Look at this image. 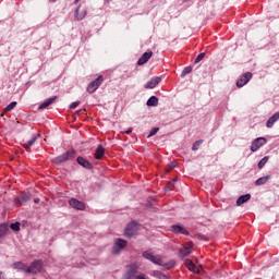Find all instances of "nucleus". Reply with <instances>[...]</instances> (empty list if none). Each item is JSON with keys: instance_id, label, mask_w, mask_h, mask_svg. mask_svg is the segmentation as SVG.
<instances>
[{"instance_id": "4c0bfd02", "label": "nucleus", "mask_w": 279, "mask_h": 279, "mask_svg": "<svg viewBox=\"0 0 279 279\" xmlns=\"http://www.w3.org/2000/svg\"><path fill=\"white\" fill-rule=\"evenodd\" d=\"M124 134H132V128H129L126 131H124Z\"/></svg>"}, {"instance_id": "a211bd4d", "label": "nucleus", "mask_w": 279, "mask_h": 279, "mask_svg": "<svg viewBox=\"0 0 279 279\" xmlns=\"http://www.w3.org/2000/svg\"><path fill=\"white\" fill-rule=\"evenodd\" d=\"M157 265H159V267H163L167 271H169V269H173V267H175V260L171 259L168 263H165L162 259H159V263Z\"/></svg>"}, {"instance_id": "c85d7f7f", "label": "nucleus", "mask_w": 279, "mask_h": 279, "mask_svg": "<svg viewBox=\"0 0 279 279\" xmlns=\"http://www.w3.org/2000/svg\"><path fill=\"white\" fill-rule=\"evenodd\" d=\"M153 276L158 279H168L167 275L162 274L160 270H154Z\"/></svg>"}, {"instance_id": "f03ea898", "label": "nucleus", "mask_w": 279, "mask_h": 279, "mask_svg": "<svg viewBox=\"0 0 279 279\" xmlns=\"http://www.w3.org/2000/svg\"><path fill=\"white\" fill-rule=\"evenodd\" d=\"M72 158H75V150L71 149L62 155L54 158L56 165H62V162H66L68 160H71Z\"/></svg>"}, {"instance_id": "0eeeda50", "label": "nucleus", "mask_w": 279, "mask_h": 279, "mask_svg": "<svg viewBox=\"0 0 279 279\" xmlns=\"http://www.w3.org/2000/svg\"><path fill=\"white\" fill-rule=\"evenodd\" d=\"M125 247H128V241L119 238L114 241L112 252L113 254H119V252H121V250H125Z\"/></svg>"}, {"instance_id": "58836bf2", "label": "nucleus", "mask_w": 279, "mask_h": 279, "mask_svg": "<svg viewBox=\"0 0 279 279\" xmlns=\"http://www.w3.org/2000/svg\"><path fill=\"white\" fill-rule=\"evenodd\" d=\"M174 167H175V162H171L170 163V169H174Z\"/></svg>"}, {"instance_id": "473e14b6", "label": "nucleus", "mask_w": 279, "mask_h": 279, "mask_svg": "<svg viewBox=\"0 0 279 279\" xmlns=\"http://www.w3.org/2000/svg\"><path fill=\"white\" fill-rule=\"evenodd\" d=\"M16 108V101H12L4 108V112H12V109Z\"/></svg>"}, {"instance_id": "37998d69", "label": "nucleus", "mask_w": 279, "mask_h": 279, "mask_svg": "<svg viewBox=\"0 0 279 279\" xmlns=\"http://www.w3.org/2000/svg\"><path fill=\"white\" fill-rule=\"evenodd\" d=\"M169 184H175V181H170Z\"/></svg>"}, {"instance_id": "49530a36", "label": "nucleus", "mask_w": 279, "mask_h": 279, "mask_svg": "<svg viewBox=\"0 0 279 279\" xmlns=\"http://www.w3.org/2000/svg\"><path fill=\"white\" fill-rule=\"evenodd\" d=\"M80 112H82V110H78V111H77V114H80Z\"/></svg>"}, {"instance_id": "39448f33", "label": "nucleus", "mask_w": 279, "mask_h": 279, "mask_svg": "<svg viewBox=\"0 0 279 279\" xmlns=\"http://www.w3.org/2000/svg\"><path fill=\"white\" fill-rule=\"evenodd\" d=\"M29 199V194L21 193L17 197L14 198V204L17 206V208H20L21 206H25Z\"/></svg>"}, {"instance_id": "1a4fd4ad", "label": "nucleus", "mask_w": 279, "mask_h": 279, "mask_svg": "<svg viewBox=\"0 0 279 279\" xmlns=\"http://www.w3.org/2000/svg\"><path fill=\"white\" fill-rule=\"evenodd\" d=\"M69 205L75 210H86V204H84V202L78 201L77 198H70Z\"/></svg>"}, {"instance_id": "ddd939ff", "label": "nucleus", "mask_w": 279, "mask_h": 279, "mask_svg": "<svg viewBox=\"0 0 279 279\" xmlns=\"http://www.w3.org/2000/svg\"><path fill=\"white\" fill-rule=\"evenodd\" d=\"M151 56H154L153 51L144 52L142 57L137 60V66H143V64H147L149 60L151 59Z\"/></svg>"}, {"instance_id": "4468645a", "label": "nucleus", "mask_w": 279, "mask_h": 279, "mask_svg": "<svg viewBox=\"0 0 279 279\" xmlns=\"http://www.w3.org/2000/svg\"><path fill=\"white\" fill-rule=\"evenodd\" d=\"M170 228L173 234H184V236H189V231L180 225H172Z\"/></svg>"}, {"instance_id": "bb28decb", "label": "nucleus", "mask_w": 279, "mask_h": 279, "mask_svg": "<svg viewBox=\"0 0 279 279\" xmlns=\"http://www.w3.org/2000/svg\"><path fill=\"white\" fill-rule=\"evenodd\" d=\"M146 106H148V107H156V106H158V97L151 96V97L147 100Z\"/></svg>"}, {"instance_id": "f3484780", "label": "nucleus", "mask_w": 279, "mask_h": 279, "mask_svg": "<svg viewBox=\"0 0 279 279\" xmlns=\"http://www.w3.org/2000/svg\"><path fill=\"white\" fill-rule=\"evenodd\" d=\"M95 159L96 160H101V158H104V156H106V148H104V145L99 144L96 148L95 151Z\"/></svg>"}, {"instance_id": "f257e3e1", "label": "nucleus", "mask_w": 279, "mask_h": 279, "mask_svg": "<svg viewBox=\"0 0 279 279\" xmlns=\"http://www.w3.org/2000/svg\"><path fill=\"white\" fill-rule=\"evenodd\" d=\"M136 232H138V222L133 220L126 225L124 236H126V239H132V236H135Z\"/></svg>"}, {"instance_id": "5701e85b", "label": "nucleus", "mask_w": 279, "mask_h": 279, "mask_svg": "<svg viewBox=\"0 0 279 279\" xmlns=\"http://www.w3.org/2000/svg\"><path fill=\"white\" fill-rule=\"evenodd\" d=\"M250 199H252V194H244V195H241V196L236 199V206H243V204H247V202H250Z\"/></svg>"}, {"instance_id": "cd10ccee", "label": "nucleus", "mask_w": 279, "mask_h": 279, "mask_svg": "<svg viewBox=\"0 0 279 279\" xmlns=\"http://www.w3.org/2000/svg\"><path fill=\"white\" fill-rule=\"evenodd\" d=\"M267 162H269V156H265L264 158H262L257 165L258 169H263V167H265L267 165Z\"/></svg>"}, {"instance_id": "72a5a7b5", "label": "nucleus", "mask_w": 279, "mask_h": 279, "mask_svg": "<svg viewBox=\"0 0 279 279\" xmlns=\"http://www.w3.org/2000/svg\"><path fill=\"white\" fill-rule=\"evenodd\" d=\"M202 143H204L203 140H198V141L194 142V144L192 146V150L197 151V149H199V146L202 145Z\"/></svg>"}, {"instance_id": "79ce46f5", "label": "nucleus", "mask_w": 279, "mask_h": 279, "mask_svg": "<svg viewBox=\"0 0 279 279\" xmlns=\"http://www.w3.org/2000/svg\"><path fill=\"white\" fill-rule=\"evenodd\" d=\"M80 3V0H74V5H77Z\"/></svg>"}, {"instance_id": "6ab92c4d", "label": "nucleus", "mask_w": 279, "mask_h": 279, "mask_svg": "<svg viewBox=\"0 0 279 279\" xmlns=\"http://www.w3.org/2000/svg\"><path fill=\"white\" fill-rule=\"evenodd\" d=\"M160 82H162V78L160 76H156V77H153L144 87L156 88Z\"/></svg>"}, {"instance_id": "6e6552de", "label": "nucleus", "mask_w": 279, "mask_h": 279, "mask_svg": "<svg viewBox=\"0 0 279 279\" xmlns=\"http://www.w3.org/2000/svg\"><path fill=\"white\" fill-rule=\"evenodd\" d=\"M250 80H252V73L251 72H246L244 73L242 76H240V78L236 81V87L238 88H243V86H245V84H247L250 82Z\"/></svg>"}, {"instance_id": "c9c22d12", "label": "nucleus", "mask_w": 279, "mask_h": 279, "mask_svg": "<svg viewBox=\"0 0 279 279\" xmlns=\"http://www.w3.org/2000/svg\"><path fill=\"white\" fill-rule=\"evenodd\" d=\"M158 130H160L159 128H153L148 134V138H151V136H156V134H158Z\"/></svg>"}, {"instance_id": "dca6fc26", "label": "nucleus", "mask_w": 279, "mask_h": 279, "mask_svg": "<svg viewBox=\"0 0 279 279\" xmlns=\"http://www.w3.org/2000/svg\"><path fill=\"white\" fill-rule=\"evenodd\" d=\"M185 267L192 271L193 274H199V268L193 263L191 259H185L184 260Z\"/></svg>"}, {"instance_id": "7c9ffc66", "label": "nucleus", "mask_w": 279, "mask_h": 279, "mask_svg": "<svg viewBox=\"0 0 279 279\" xmlns=\"http://www.w3.org/2000/svg\"><path fill=\"white\" fill-rule=\"evenodd\" d=\"M192 72H193V68L192 66H186V68L183 69V71L181 73V77H186V75H189Z\"/></svg>"}, {"instance_id": "423d86ee", "label": "nucleus", "mask_w": 279, "mask_h": 279, "mask_svg": "<svg viewBox=\"0 0 279 279\" xmlns=\"http://www.w3.org/2000/svg\"><path fill=\"white\" fill-rule=\"evenodd\" d=\"M267 144V138L265 137H257L253 141L251 145V151H258L263 145Z\"/></svg>"}, {"instance_id": "f8f14e48", "label": "nucleus", "mask_w": 279, "mask_h": 279, "mask_svg": "<svg viewBox=\"0 0 279 279\" xmlns=\"http://www.w3.org/2000/svg\"><path fill=\"white\" fill-rule=\"evenodd\" d=\"M81 8H82V4H78L74 11V19L76 21H84V19H86L87 11L86 9H82V11L80 12Z\"/></svg>"}, {"instance_id": "aec40b11", "label": "nucleus", "mask_w": 279, "mask_h": 279, "mask_svg": "<svg viewBox=\"0 0 279 279\" xmlns=\"http://www.w3.org/2000/svg\"><path fill=\"white\" fill-rule=\"evenodd\" d=\"M56 99H58V96L47 98L44 102H41L39 105L38 109L39 110H45V108H49V106H51V104H53L56 101Z\"/></svg>"}, {"instance_id": "4be33fe9", "label": "nucleus", "mask_w": 279, "mask_h": 279, "mask_svg": "<svg viewBox=\"0 0 279 279\" xmlns=\"http://www.w3.org/2000/svg\"><path fill=\"white\" fill-rule=\"evenodd\" d=\"M277 121H279V111L276 112L274 116H271L267 122H266V128L271 129L274 128V124L277 123Z\"/></svg>"}, {"instance_id": "f704fd0d", "label": "nucleus", "mask_w": 279, "mask_h": 279, "mask_svg": "<svg viewBox=\"0 0 279 279\" xmlns=\"http://www.w3.org/2000/svg\"><path fill=\"white\" fill-rule=\"evenodd\" d=\"M204 58H206V52L199 53V54L195 58V60H194L195 64H198V62H202V60H204Z\"/></svg>"}, {"instance_id": "ea45409f", "label": "nucleus", "mask_w": 279, "mask_h": 279, "mask_svg": "<svg viewBox=\"0 0 279 279\" xmlns=\"http://www.w3.org/2000/svg\"><path fill=\"white\" fill-rule=\"evenodd\" d=\"M0 279H5V276L3 275L2 271H0Z\"/></svg>"}, {"instance_id": "e433bc0d", "label": "nucleus", "mask_w": 279, "mask_h": 279, "mask_svg": "<svg viewBox=\"0 0 279 279\" xmlns=\"http://www.w3.org/2000/svg\"><path fill=\"white\" fill-rule=\"evenodd\" d=\"M77 106H80V101H74V102H72V104L69 106V108H70V110H75V108H77Z\"/></svg>"}, {"instance_id": "2f4dec72", "label": "nucleus", "mask_w": 279, "mask_h": 279, "mask_svg": "<svg viewBox=\"0 0 279 279\" xmlns=\"http://www.w3.org/2000/svg\"><path fill=\"white\" fill-rule=\"evenodd\" d=\"M10 228L13 230V232H19V230H21V222H12Z\"/></svg>"}, {"instance_id": "b1692460", "label": "nucleus", "mask_w": 279, "mask_h": 279, "mask_svg": "<svg viewBox=\"0 0 279 279\" xmlns=\"http://www.w3.org/2000/svg\"><path fill=\"white\" fill-rule=\"evenodd\" d=\"M39 134H34L29 141L23 144L24 149H29L38 141Z\"/></svg>"}, {"instance_id": "9b49d317", "label": "nucleus", "mask_w": 279, "mask_h": 279, "mask_svg": "<svg viewBox=\"0 0 279 279\" xmlns=\"http://www.w3.org/2000/svg\"><path fill=\"white\" fill-rule=\"evenodd\" d=\"M136 274H138V267H136V265H131L126 272L123 275V279H135Z\"/></svg>"}, {"instance_id": "9d476101", "label": "nucleus", "mask_w": 279, "mask_h": 279, "mask_svg": "<svg viewBox=\"0 0 279 279\" xmlns=\"http://www.w3.org/2000/svg\"><path fill=\"white\" fill-rule=\"evenodd\" d=\"M193 252V243H187L184 244L180 250H179V256L181 258H185V256H189Z\"/></svg>"}, {"instance_id": "412c9836", "label": "nucleus", "mask_w": 279, "mask_h": 279, "mask_svg": "<svg viewBox=\"0 0 279 279\" xmlns=\"http://www.w3.org/2000/svg\"><path fill=\"white\" fill-rule=\"evenodd\" d=\"M76 162L81 165V167H84V169H93V163H90V161L86 160L84 157H77Z\"/></svg>"}, {"instance_id": "393cba45", "label": "nucleus", "mask_w": 279, "mask_h": 279, "mask_svg": "<svg viewBox=\"0 0 279 279\" xmlns=\"http://www.w3.org/2000/svg\"><path fill=\"white\" fill-rule=\"evenodd\" d=\"M13 269H17V271H25L27 272V265L23 264V262H16L13 264Z\"/></svg>"}, {"instance_id": "a19ab883", "label": "nucleus", "mask_w": 279, "mask_h": 279, "mask_svg": "<svg viewBox=\"0 0 279 279\" xmlns=\"http://www.w3.org/2000/svg\"><path fill=\"white\" fill-rule=\"evenodd\" d=\"M34 202H35L36 204H40V198H35Z\"/></svg>"}, {"instance_id": "7ed1b4c3", "label": "nucleus", "mask_w": 279, "mask_h": 279, "mask_svg": "<svg viewBox=\"0 0 279 279\" xmlns=\"http://www.w3.org/2000/svg\"><path fill=\"white\" fill-rule=\"evenodd\" d=\"M43 271V260L36 259L34 260L31 266L26 269V274H40Z\"/></svg>"}, {"instance_id": "20e7f679", "label": "nucleus", "mask_w": 279, "mask_h": 279, "mask_svg": "<svg viewBox=\"0 0 279 279\" xmlns=\"http://www.w3.org/2000/svg\"><path fill=\"white\" fill-rule=\"evenodd\" d=\"M104 84V76L99 75L95 81H93L88 86H87V93L93 95Z\"/></svg>"}, {"instance_id": "c03bdc74", "label": "nucleus", "mask_w": 279, "mask_h": 279, "mask_svg": "<svg viewBox=\"0 0 279 279\" xmlns=\"http://www.w3.org/2000/svg\"><path fill=\"white\" fill-rule=\"evenodd\" d=\"M106 1V3H110V1H112V0H105Z\"/></svg>"}, {"instance_id": "c756f323", "label": "nucleus", "mask_w": 279, "mask_h": 279, "mask_svg": "<svg viewBox=\"0 0 279 279\" xmlns=\"http://www.w3.org/2000/svg\"><path fill=\"white\" fill-rule=\"evenodd\" d=\"M8 225H0V239H2V236H5V234L8 233Z\"/></svg>"}, {"instance_id": "2eb2a0df", "label": "nucleus", "mask_w": 279, "mask_h": 279, "mask_svg": "<svg viewBox=\"0 0 279 279\" xmlns=\"http://www.w3.org/2000/svg\"><path fill=\"white\" fill-rule=\"evenodd\" d=\"M143 258H146V260H150V263H154V265H158V263H160V258L148 251L143 253Z\"/></svg>"}, {"instance_id": "a18cd8bd", "label": "nucleus", "mask_w": 279, "mask_h": 279, "mask_svg": "<svg viewBox=\"0 0 279 279\" xmlns=\"http://www.w3.org/2000/svg\"><path fill=\"white\" fill-rule=\"evenodd\" d=\"M186 1H189V0H183V3H186Z\"/></svg>"}, {"instance_id": "a878e982", "label": "nucleus", "mask_w": 279, "mask_h": 279, "mask_svg": "<svg viewBox=\"0 0 279 279\" xmlns=\"http://www.w3.org/2000/svg\"><path fill=\"white\" fill-rule=\"evenodd\" d=\"M269 178H271V177L270 175L260 177L259 179H257L255 181V185L256 186H263V184H267V181L269 180Z\"/></svg>"}]
</instances>
